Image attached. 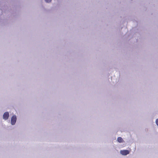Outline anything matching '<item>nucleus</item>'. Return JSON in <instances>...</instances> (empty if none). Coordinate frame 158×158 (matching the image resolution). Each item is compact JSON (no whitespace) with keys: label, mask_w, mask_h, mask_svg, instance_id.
Here are the masks:
<instances>
[{"label":"nucleus","mask_w":158,"mask_h":158,"mask_svg":"<svg viewBox=\"0 0 158 158\" xmlns=\"http://www.w3.org/2000/svg\"><path fill=\"white\" fill-rule=\"evenodd\" d=\"M16 117L15 115H13L11 118V124L12 125L15 124L16 121Z\"/></svg>","instance_id":"obj_1"},{"label":"nucleus","mask_w":158,"mask_h":158,"mask_svg":"<svg viewBox=\"0 0 158 158\" xmlns=\"http://www.w3.org/2000/svg\"><path fill=\"white\" fill-rule=\"evenodd\" d=\"M9 113L8 112H5L3 116V118L5 120H6L9 117Z\"/></svg>","instance_id":"obj_3"},{"label":"nucleus","mask_w":158,"mask_h":158,"mask_svg":"<svg viewBox=\"0 0 158 158\" xmlns=\"http://www.w3.org/2000/svg\"><path fill=\"white\" fill-rule=\"evenodd\" d=\"M117 140L119 143H122L123 141V139L121 137H118L117 139Z\"/></svg>","instance_id":"obj_4"},{"label":"nucleus","mask_w":158,"mask_h":158,"mask_svg":"<svg viewBox=\"0 0 158 158\" xmlns=\"http://www.w3.org/2000/svg\"><path fill=\"white\" fill-rule=\"evenodd\" d=\"M120 153L123 155H126L129 153V152L128 150H121L120 152Z\"/></svg>","instance_id":"obj_2"},{"label":"nucleus","mask_w":158,"mask_h":158,"mask_svg":"<svg viewBox=\"0 0 158 158\" xmlns=\"http://www.w3.org/2000/svg\"><path fill=\"white\" fill-rule=\"evenodd\" d=\"M156 123L157 125L158 126V118L156 120Z\"/></svg>","instance_id":"obj_6"},{"label":"nucleus","mask_w":158,"mask_h":158,"mask_svg":"<svg viewBox=\"0 0 158 158\" xmlns=\"http://www.w3.org/2000/svg\"><path fill=\"white\" fill-rule=\"evenodd\" d=\"M45 1L47 2H51V0H45Z\"/></svg>","instance_id":"obj_5"}]
</instances>
